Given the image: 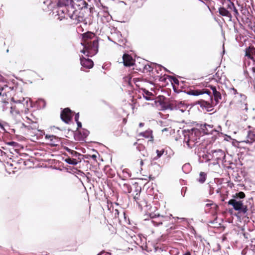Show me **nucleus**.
<instances>
[{"label":"nucleus","mask_w":255,"mask_h":255,"mask_svg":"<svg viewBox=\"0 0 255 255\" xmlns=\"http://www.w3.org/2000/svg\"><path fill=\"white\" fill-rule=\"evenodd\" d=\"M82 45L84 48L81 52L87 57L95 55L98 51V40L92 32H87L82 34Z\"/></svg>","instance_id":"nucleus-1"},{"label":"nucleus","mask_w":255,"mask_h":255,"mask_svg":"<svg viewBox=\"0 0 255 255\" xmlns=\"http://www.w3.org/2000/svg\"><path fill=\"white\" fill-rule=\"evenodd\" d=\"M14 88L8 86L4 82H0V106L2 111L11 110L12 102L9 103L11 96L14 94Z\"/></svg>","instance_id":"nucleus-2"},{"label":"nucleus","mask_w":255,"mask_h":255,"mask_svg":"<svg viewBox=\"0 0 255 255\" xmlns=\"http://www.w3.org/2000/svg\"><path fill=\"white\" fill-rule=\"evenodd\" d=\"M201 135V131L197 128L187 129L185 135L184 141L189 148H192Z\"/></svg>","instance_id":"nucleus-3"},{"label":"nucleus","mask_w":255,"mask_h":255,"mask_svg":"<svg viewBox=\"0 0 255 255\" xmlns=\"http://www.w3.org/2000/svg\"><path fill=\"white\" fill-rule=\"evenodd\" d=\"M67 12V16L71 20V24H77L84 20V16L81 10L76 9L73 4H68V9H66Z\"/></svg>","instance_id":"nucleus-4"},{"label":"nucleus","mask_w":255,"mask_h":255,"mask_svg":"<svg viewBox=\"0 0 255 255\" xmlns=\"http://www.w3.org/2000/svg\"><path fill=\"white\" fill-rule=\"evenodd\" d=\"M27 123L29 125L26 126L23 124V126L26 128L28 132V134L31 136H34L35 135V132L38 131L39 126L37 122V119L30 114L29 116L26 117Z\"/></svg>","instance_id":"nucleus-5"},{"label":"nucleus","mask_w":255,"mask_h":255,"mask_svg":"<svg viewBox=\"0 0 255 255\" xmlns=\"http://www.w3.org/2000/svg\"><path fill=\"white\" fill-rule=\"evenodd\" d=\"M26 102H12V106L10 110V114L14 116H20L21 113L26 112L28 108L25 106Z\"/></svg>","instance_id":"nucleus-6"},{"label":"nucleus","mask_w":255,"mask_h":255,"mask_svg":"<svg viewBox=\"0 0 255 255\" xmlns=\"http://www.w3.org/2000/svg\"><path fill=\"white\" fill-rule=\"evenodd\" d=\"M228 203L232 205L235 210L239 211L240 213L245 214L248 210L247 206L244 205L241 200L238 201L235 199H232L228 201Z\"/></svg>","instance_id":"nucleus-7"},{"label":"nucleus","mask_w":255,"mask_h":255,"mask_svg":"<svg viewBox=\"0 0 255 255\" xmlns=\"http://www.w3.org/2000/svg\"><path fill=\"white\" fill-rule=\"evenodd\" d=\"M72 112L68 108L64 109L60 114L61 120L66 124H69L71 121L72 117Z\"/></svg>","instance_id":"nucleus-8"},{"label":"nucleus","mask_w":255,"mask_h":255,"mask_svg":"<svg viewBox=\"0 0 255 255\" xmlns=\"http://www.w3.org/2000/svg\"><path fill=\"white\" fill-rule=\"evenodd\" d=\"M134 191L135 192V194H132L134 200L136 202L139 206L141 207L144 204V201L140 199V193L141 192V187L138 186L137 184H134Z\"/></svg>","instance_id":"nucleus-9"},{"label":"nucleus","mask_w":255,"mask_h":255,"mask_svg":"<svg viewBox=\"0 0 255 255\" xmlns=\"http://www.w3.org/2000/svg\"><path fill=\"white\" fill-rule=\"evenodd\" d=\"M137 141H138L141 139H143V138H145L148 139V141H153V135L152 134V130L150 129H148L144 131L140 132L137 134Z\"/></svg>","instance_id":"nucleus-10"},{"label":"nucleus","mask_w":255,"mask_h":255,"mask_svg":"<svg viewBox=\"0 0 255 255\" xmlns=\"http://www.w3.org/2000/svg\"><path fill=\"white\" fill-rule=\"evenodd\" d=\"M66 9H68V4H65V6H61L58 8L57 11V19L61 21L64 19H67V12Z\"/></svg>","instance_id":"nucleus-11"},{"label":"nucleus","mask_w":255,"mask_h":255,"mask_svg":"<svg viewBox=\"0 0 255 255\" xmlns=\"http://www.w3.org/2000/svg\"><path fill=\"white\" fill-rule=\"evenodd\" d=\"M14 93L11 96L10 101L14 102H26V105H28V100L22 96V93L20 92H16L14 89Z\"/></svg>","instance_id":"nucleus-12"},{"label":"nucleus","mask_w":255,"mask_h":255,"mask_svg":"<svg viewBox=\"0 0 255 255\" xmlns=\"http://www.w3.org/2000/svg\"><path fill=\"white\" fill-rule=\"evenodd\" d=\"M208 88H210V89L212 91L211 92V96H214V101L215 102V105H217L220 100L222 99V95L220 91L217 90V88L216 87L213 85H209L208 86ZM213 97V96H212Z\"/></svg>","instance_id":"nucleus-13"},{"label":"nucleus","mask_w":255,"mask_h":255,"mask_svg":"<svg viewBox=\"0 0 255 255\" xmlns=\"http://www.w3.org/2000/svg\"><path fill=\"white\" fill-rule=\"evenodd\" d=\"M45 139L47 143L52 146H56L60 143V139L58 137L53 135H46Z\"/></svg>","instance_id":"nucleus-14"},{"label":"nucleus","mask_w":255,"mask_h":255,"mask_svg":"<svg viewBox=\"0 0 255 255\" xmlns=\"http://www.w3.org/2000/svg\"><path fill=\"white\" fill-rule=\"evenodd\" d=\"M210 102L205 101L204 100H201L199 102L200 106L203 108H205L208 111H211L212 110V108L214 106H215V103L213 101V98L211 96V94L210 95H209Z\"/></svg>","instance_id":"nucleus-15"},{"label":"nucleus","mask_w":255,"mask_h":255,"mask_svg":"<svg viewBox=\"0 0 255 255\" xmlns=\"http://www.w3.org/2000/svg\"><path fill=\"white\" fill-rule=\"evenodd\" d=\"M245 57L251 59L254 62L255 61V47L250 45L245 49Z\"/></svg>","instance_id":"nucleus-16"},{"label":"nucleus","mask_w":255,"mask_h":255,"mask_svg":"<svg viewBox=\"0 0 255 255\" xmlns=\"http://www.w3.org/2000/svg\"><path fill=\"white\" fill-rule=\"evenodd\" d=\"M200 128L202 130L203 134H213L214 131H217L213 125H208L207 124L201 125Z\"/></svg>","instance_id":"nucleus-17"},{"label":"nucleus","mask_w":255,"mask_h":255,"mask_svg":"<svg viewBox=\"0 0 255 255\" xmlns=\"http://www.w3.org/2000/svg\"><path fill=\"white\" fill-rule=\"evenodd\" d=\"M80 63L82 67L87 69L92 68L94 65V62L91 59L86 58L83 56L80 57Z\"/></svg>","instance_id":"nucleus-18"},{"label":"nucleus","mask_w":255,"mask_h":255,"mask_svg":"<svg viewBox=\"0 0 255 255\" xmlns=\"http://www.w3.org/2000/svg\"><path fill=\"white\" fill-rule=\"evenodd\" d=\"M218 11L221 15L226 17L228 18L229 21H232L233 16L230 12V10L227 8V6L226 7H219L218 9Z\"/></svg>","instance_id":"nucleus-19"},{"label":"nucleus","mask_w":255,"mask_h":255,"mask_svg":"<svg viewBox=\"0 0 255 255\" xmlns=\"http://www.w3.org/2000/svg\"><path fill=\"white\" fill-rule=\"evenodd\" d=\"M123 63L125 66L129 67L134 65V60L131 56L128 54H124L123 56Z\"/></svg>","instance_id":"nucleus-20"},{"label":"nucleus","mask_w":255,"mask_h":255,"mask_svg":"<svg viewBox=\"0 0 255 255\" xmlns=\"http://www.w3.org/2000/svg\"><path fill=\"white\" fill-rule=\"evenodd\" d=\"M173 219L171 216H162V225L164 224L166 227H169L170 229H172V227L170 226V225L173 224Z\"/></svg>","instance_id":"nucleus-21"},{"label":"nucleus","mask_w":255,"mask_h":255,"mask_svg":"<svg viewBox=\"0 0 255 255\" xmlns=\"http://www.w3.org/2000/svg\"><path fill=\"white\" fill-rule=\"evenodd\" d=\"M188 94L189 95H193V96H199L200 95H202L203 94H207L208 95H210L211 91L208 89H203L201 90H200V89L191 90L188 92Z\"/></svg>","instance_id":"nucleus-22"},{"label":"nucleus","mask_w":255,"mask_h":255,"mask_svg":"<svg viewBox=\"0 0 255 255\" xmlns=\"http://www.w3.org/2000/svg\"><path fill=\"white\" fill-rule=\"evenodd\" d=\"M227 8L231 11H233L234 16L238 20V16H239V12L238 10L236 7L234 3L231 1V0H227Z\"/></svg>","instance_id":"nucleus-23"},{"label":"nucleus","mask_w":255,"mask_h":255,"mask_svg":"<svg viewBox=\"0 0 255 255\" xmlns=\"http://www.w3.org/2000/svg\"><path fill=\"white\" fill-rule=\"evenodd\" d=\"M108 208L110 211L111 218L112 219H117L119 218V212L117 209H114L112 203H109L108 202Z\"/></svg>","instance_id":"nucleus-24"},{"label":"nucleus","mask_w":255,"mask_h":255,"mask_svg":"<svg viewBox=\"0 0 255 255\" xmlns=\"http://www.w3.org/2000/svg\"><path fill=\"white\" fill-rule=\"evenodd\" d=\"M70 4L76 5L79 7V9H82L83 8H86L88 5V3L85 0H75L74 1L70 0Z\"/></svg>","instance_id":"nucleus-25"},{"label":"nucleus","mask_w":255,"mask_h":255,"mask_svg":"<svg viewBox=\"0 0 255 255\" xmlns=\"http://www.w3.org/2000/svg\"><path fill=\"white\" fill-rule=\"evenodd\" d=\"M162 215L159 214H151L150 215V218L152 219V223L155 225L158 226L162 225L161 218Z\"/></svg>","instance_id":"nucleus-26"},{"label":"nucleus","mask_w":255,"mask_h":255,"mask_svg":"<svg viewBox=\"0 0 255 255\" xmlns=\"http://www.w3.org/2000/svg\"><path fill=\"white\" fill-rule=\"evenodd\" d=\"M134 65L136 67V70H138L140 71H142L144 72L145 70L147 72L149 71H153V69L148 64H142V65H138L137 63H134Z\"/></svg>","instance_id":"nucleus-27"},{"label":"nucleus","mask_w":255,"mask_h":255,"mask_svg":"<svg viewBox=\"0 0 255 255\" xmlns=\"http://www.w3.org/2000/svg\"><path fill=\"white\" fill-rule=\"evenodd\" d=\"M213 157L217 161L222 160L225 157V154L222 150H218L213 152Z\"/></svg>","instance_id":"nucleus-28"},{"label":"nucleus","mask_w":255,"mask_h":255,"mask_svg":"<svg viewBox=\"0 0 255 255\" xmlns=\"http://www.w3.org/2000/svg\"><path fill=\"white\" fill-rule=\"evenodd\" d=\"M229 94L235 100H238V97L241 96V97H245V95L240 94L237 92V90L234 88H231L229 90Z\"/></svg>","instance_id":"nucleus-29"},{"label":"nucleus","mask_w":255,"mask_h":255,"mask_svg":"<svg viewBox=\"0 0 255 255\" xmlns=\"http://www.w3.org/2000/svg\"><path fill=\"white\" fill-rule=\"evenodd\" d=\"M143 92L144 98L148 101L154 100V95L151 93L146 90L145 88H141Z\"/></svg>","instance_id":"nucleus-30"},{"label":"nucleus","mask_w":255,"mask_h":255,"mask_svg":"<svg viewBox=\"0 0 255 255\" xmlns=\"http://www.w3.org/2000/svg\"><path fill=\"white\" fill-rule=\"evenodd\" d=\"M104 172L110 178H113L115 175V171L112 169L110 166H106L104 167Z\"/></svg>","instance_id":"nucleus-31"},{"label":"nucleus","mask_w":255,"mask_h":255,"mask_svg":"<svg viewBox=\"0 0 255 255\" xmlns=\"http://www.w3.org/2000/svg\"><path fill=\"white\" fill-rule=\"evenodd\" d=\"M255 141V131H249L248 132L246 143H251Z\"/></svg>","instance_id":"nucleus-32"},{"label":"nucleus","mask_w":255,"mask_h":255,"mask_svg":"<svg viewBox=\"0 0 255 255\" xmlns=\"http://www.w3.org/2000/svg\"><path fill=\"white\" fill-rule=\"evenodd\" d=\"M133 83L136 86L141 89L142 86V83L144 82V80L142 78H133L132 79Z\"/></svg>","instance_id":"nucleus-33"},{"label":"nucleus","mask_w":255,"mask_h":255,"mask_svg":"<svg viewBox=\"0 0 255 255\" xmlns=\"http://www.w3.org/2000/svg\"><path fill=\"white\" fill-rule=\"evenodd\" d=\"M183 106V104L182 102L173 101L169 104V107L171 110L173 109H180Z\"/></svg>","instance_id":"nucleus-34"},{"label":"nucleus","mask_w":255,"mask_h":255,"mask_svg":"<svg viewBox=\"0 0 255 255\" xmlns=\"http://www.w3.org/2000/svg\"><path fill=\"white\" fill-rule=\"evenodd\" d=\"M132 76L130 75H128L124 78V82L127 83V85L130 86H132Z\"/></svg>","instance_id":"nucleus-35"},{"label":"nucleus","mask_w":255,"mask_h":255,"mask_svg":"<svg viewBox=\"0 0 255 255\" xmlns=\"http://www.w3.org/2000/svg\"><path fill=\"white\" fill-rule=\"evenodd\" d=\"M207 178V174L204 172H201L200 173L199 177L197 179V180L200 183H203Z\"/></svg>","instance_id":"nucleus-36"},{"label":"nucleus","mask_w":255,"mask_h":255,"mask_svg":"<svg viewBox=\"0 0 255 255\" xmlns=\"http://www.w3.org/2000/svg\"><path fill=\"white\" fill-rule=\"evenodd\" d=\"M65 161L67 163L72 165H76L78 163V161L76 159L70 157H68L65 159Z\"/></svg>","instance_id":"nucleus-37"},{"label":"nucleus","mask_w":255,"mask_h":255,"mask_svg":"<svg viewBox=\"0 0 255 255\" xmlns=\"http://www.w3.org/2000/svg\"><path fill=\"white\" fill-rule=\"evenodd\" d=\"M123 190L125 192L130 193L132 191V188L129 184L125 183L123 185Z\"/></svg>","instance_id":"nucleus-38"},{"label":"nucleus","mask_w":255,"mask_h":255,"mask_svg":"<svg viewBox=\"0 0 255 255\" xmlns=\"http://www.w3.org/2000/svg\"><path fill=\"white\" fill-rule=\"evenodd\" d=\"M65 149L72 155V156L77 157L78 155H79V153L75 150H72L67 147H65Z\"/></svg>","instance_id":"nucleus-39"},{"label":"nucleus","mask_w":255,"mask_h":255,"mask_svg":"<svg viewBox=\"0 0 255 255\" xmlns=\"http://www.w3.org/2000/svg\"><path fill=\"white\" fill-rule=\"evenodd\" d=\"M246 195L244 192L241 191L239 193H236V194L233 196L234 198L243 199L245 197Z\"/></svg>","instance_id":"nucleus-40"},{"label":"nucleus","mask_w":255,"mask_h":255,"mask_svg":"<svg viewBox=\"0 0 255 255\" xmlns=\"http://www.w3.org/2000/svg\"><path fill=\"white\" fill-rule=\"evenodd\" d=\"M90 215V209L86 210L83 214V216L82 218L86 220V219H89Z\"/></svg>","instance_id":"nucleus-41"},{"label":"nucleus","mask_w":255,"mask_h":255,"mask_svg":"<svg viewBox=\"0 0 255 255\" xmlns=\"http://www.w3.org/2000/svg\"><path fill=\"white\" fill-rule=\"evenodd\" d=\"M136 144H137L136 148L139 151H143L145 149V147L142 144H140V143L137 144V142H135L134 143V145H136Z\"/></svg>","instance_id":"nucleus-42"},{"label":"nucleus","mask_w":255,"mask_h":255,"mask_svg":"<svg viewBox=\"0 0 255 255\" xmlns=\"http://www.w3.org/2000/svg\"><path fill=\"white\" fill-rule=\"evenodd\" d=\"M250 60L245 57L244 60V65L246 67H249L250 66Z\"/></svg>","instance_id":"nucleus-43"},{"label":"nucleus","mask_w":255,"mask_h":255,"mask_svg":"<svg viewBox=\"0 0 255 255\" xmlns=\"http://www.w3.org/2000/svg\"><path fill=\"white\" fill-rule=\"evenodd\" d=\"M156 153H157V157L158 158L160 157L163 154L164 152V149H162L161 150H156Z\"/></svg>","instance_id":"nucleus-44"},{"label":"nucleus","mask_w":255,"mask_h":255,"mask_svg":"<svg viewBox=\"0 0 255 255\" xmlns=\"http://www.w3.org/2000/svg\"><path fill=\"white\" fill-rule=\"evenodd\" d=\"M206 206L207 207H209V206H214L213 207L215 208H218V206L216 204H214L212 202V203L207 204L206 205Z\"/></svg>","instance_id":"nucleus-45"},{"label":"nucleus","mask_w":255,"mask_h":255,"mask_svg":"<svg viewBox=\"0 0 255 255\" xmlns=\"http://www.w3.org/2000/svg\"><path fill=\"white\" fill-rule=\"evenodd\" d=\"M79 118V114L77 113L75 115V120L76 122L79 121H78Z\"/></svg>","instance_id":"nucleus-46"},{"label":"nucleus","mask_w":255,"mask_h":255,"mask_svg":"<svg viewBox=\"0 0 255 255\" xmlns=\"http://www.w3.org/2000/svg\"><path fill=\"white\" fill-rule=\"evenodd\" d=\"M91 158L95 161H97V155L96 154L92 155Z\"/></svg>","instance_id":"nucleus-47"},{"label":"nucleus","mask_w":255,"mask_h":255,"mask_svg":"<svg viewBox=\"0 0 255 255\" xmlns=\"http://www.w3.org/2000/svg\"><path fill=\"white\" fill-rule=\"evenodd\" d=\"M253 63H254V66L252 67L251 68V69H252L253 72L254 73H255V61H254V62H253Z\"/></svg>","instance_id":"nucleus-48"},{"label":"nucleus","mask_w":255,"mask_h":255,"mask_svg":"<svg viewBox=\"0 0 255 255\" xmlns=\"http://www.w3.org/2000/svg\"><path fill=\"white\" fill-rule=\"evenodd\" d=\"M78 128H81L82 127V124L79 121L76 122Z\"/></svg>","instance_id":"nucleus-49"},{"label":"nucleus","mask_w":255,"mask_h":255,"mask_svg":"<svg viewBox=\"0 0 255 255\" xmlns=\"http://www.w3.org/2000/svg\"><path fill=\"white\" fill-rule=\"evenodd\" d=\"M137 161H139V164L141 166H142V165L143 164V161L142 159L137 160Z\"/></svg>","instance_id":"nucleus-50"},{"label":"nucleus","mask_w":255,"mask_h":255,"mask_svg":"<svg viewBox=\"0 0 255 255\" xmlns=\"http://www.w3.org/2000/svg\"><path fill=\"white\" fill-rule=\"evenodd\" d=\"M127 120L126 118H124L123 120V122L124 124H126L127 123Z\"/></svg>","instance_id":"nucleus-51"},{"label":"nucleus","mask_w":255,"mask_h":255,"mask_svg":"<svg viewBox=\"0 0 255 255\" xmlns=\"http://www.w3.org/2000/svg\"><path fill=\"white\" fill-rule=\"evenodd\" d=\"M168 129H169L168 128H164L163 129H162V131L164 132V131H168Z\"/></svg>","instance_id":"nucleus-52"},{"label":"nucleus","mask_w":255,"mask_h":255,"mask_svg":"<svg viewBox=\"0 0 255 255\" xmlns=\"http://www.w3.org/2000/svg\"><path fill=\"white\" fill-rule=\"evenodd\" d=\"M144 123H139V127H143V126H144Z\"/></svg>","instance_id":"nucleus-53"},{"label":"nucleus","mask_w":255,"mask_h":255,"mask_svg":"<svg viewBox=\"0 0 255 255\" xmlns=\"http://www.w3.org/2000/svg\"><path fill=\"white\" fill-rule=\"evenodd\" d=\"M183 255H191V253L189 252H187Z\"/></svg>","instance_id":"nucleus-54"},{"label":"nucleus","mask_w":255,"mask_h":255,"mask_svg":"<svg viewBox=\"0 0 255 255\" xmlns=\"http://www.w3.org/2000/svg\"><path fill=\"white\" fill-rule=\"evenodd\" d=\"M173 81L175 83H177V82H178V80L176 78H174Z\"/></svg>","instance_id":"nucleus-55"},{"label":"nucleus","mask_w":255,"mask_h":255,"mask_svg":"<svg viewBox=\"0 0 255 255\" xmlns=\"http://www.w3.org/2000/svg\"><path fill=\"white\" fill-rule=\"evenodd\" d=\"M213 193V189H210V194H212Z\"/></svg>","instance_id":"nucleus-56"},{"label":"nucleus","mask_w":255,"mask_h":255,"mask_svg":"<svg viewBox=\"0 0 255 255\" xmlns=\"http://www.w3.org/2000/svg\"><path fill=\"white\" fill-rule=\"evenodd\" d=\"M226 239V237L225 236H224L223 237V240H225Z\"/></svg>","instance_id":"nucleus-57"},{"label":"nucleus","mask_w":255,"mask_h":255,"mask_svg":"<svg viewBox=\"0 0 255 255\" xmlns=\"http://www.w3.org/2000/svg\"><path fill=\"white\" fill-rule=\"evenodd\" d=\"M101 255V254H98V255Z\"/></svg>","instance_id":"nucleus-58"}]
</instances>
